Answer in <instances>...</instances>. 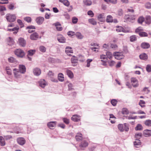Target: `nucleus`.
Segmentation results:
<instances>
[{"label": "nucleus", "instance_id": "1", "mask_svg": "<svg viewBox=\"0 0 151 151\" xmlns=\"http://www.w3.org/2000/svg\"><path fill=\"white\" fill-rule=\"evenodd\" d=\"M7 21L11 22H14L16 19V17L15 14H7L5 16Z\"/></svg>", "mask_w": 151, "mask_h": 151}, {"label": "nucleus", "instance_id": "2", "mask_svg": "<svg viewBox=\"0 0 151 151\" xmlns=\"http://www.w3.org/2000/svg\"><path fill=\"white\" fill-rule=\"evenodd\" d=\"M118 128L119 130L121 132H123L124 131L127 132L129 129V127L126 123H124V124H119L118 125Z\"/></svg>", "mask_w": 151, "mask_h": 151}, {"label": "nucleus", "instance_id": "3", "mask_svg": "<svg viewBox=\"0 0 151 151\" xmlns=\"http://www.w3.org/2000/svg\"><path fill=\"white\" fill-rule=\"evenodd\" d=\"M113 55L115 57L116 59L119 60L123 59L124 57L122 52H114Z\"/></svg>", "mask_w": 151, "mask_h": 151}, {"label": "nucleus", "instance_id": "4", "mask_svg": "<svg viewBox=\"0 0 151 151\" xmlns=\"http://www.w3.org/2000/svg\"><path fill=\"white\" fill-rule=\"evenodd\" d=\"M15 54L19 57L22 58L24 55V51L21 49H17L14 52Z\"/></svg>", "mask_w": 151, "mask_h": 151}, {"label": "nucleus", "instance_id": "5", "mask_svg": "<svg viewBox=\"0 0 151 151\" xmlns=\"http://www.w3.org/2000/svg\"><path fill=\"white\" fill-rule=\"evenodd\" d=\"M131 83L134 87H137L139 86L138 81L136 78H132L131 79Z\"/></svg>", "mask_w": 151, "mask_h": 151}, {"label": "nucleus", "instance_id": "6", "mask_svg": "<svg viewBox=\"0 0 151 151\" xmlns=\"http://www.w3.org/2000/svg\"><path fill=\"white\" fill-rule=\"evenodd\" d=\"M13 73L14 77L16 78H20L21 76V73L19 70L16 68H14L13 70Z\"/></svg>", "mask_w": 151, "mask_h": 151}, {"label": "nucleus", "instance_id": "7", "mask_svg": "<svg viewBox=\"0 0 151 151\" xmlns=\"http://www.w3.org/2000/svg\"><path fill=\"white\" fill-rule=\"evenodd\" d=\"M124 19L126 21L124 22H133L135 19L134 16H129L128 15H125L124 17Z\"/></svg>", "mask_w": 151, "mask_h": 151}, {"label": "nucleus", "instance_id": "8", "mask_svg": "<svg viewBox=\"0 0 151 151\" xmlns=\"http://www.w3.org/2000/svg\"><path fill=\"white\" fill-rule=\"evenodd\" d=\"M88 141L86 140L83 139L82 140L80 144L79 147L81 148L82 149L88 146Z\"/></svg>", "mask_w": 151, "mask_h": 151}, {"label": "nucleus", "instance_id": "9", "mask_svg": "<svg viewBox=\"0 0 151 151\" xmlns=\"http://www.w3.org/2000/svg\"><path fill=\"white\" fill-rule=\"evenodd\" d=\"M17 143L21 145H24L26 142L24 138L22 137L18 138L17 139Z\"/></svg>", "mask_w": 151, "mask_h": 151}, {"label": "nucleus", "instance_id": "10", "mask_svg": "<svg viewBox=\"0 0 151 151\" xmlns=\"http://www.w3.org/2000/svg\"><path fill=\"white\" fill-rule=\"evenodd\" d=\"M44 20V18L42 17H37L36 18L35 21L38 25H40L42 24Z\"/></svg>", "mask_w": 151, "mask_h": 151}, {"label": "nucleus", "instance_id": "11", "mask_svg": "<svg viewBox=\"0 0 151 151\" xmlns=\"http://www.w3.org/2000/svg\"><path fill=\"white\" fill-rule=\"evenodd\" d=\"M18 42L20 46L22 47H24L26 44V41L22 37H20L19 38Z\"/></svg>", "mask_w": 151, "mask_h": 151}, {"label": "nucleus", "instance_id": "12", "mask_svg": "<svg viewBox=\"0 0 151 151\" xmlns=\"http://www.w3.org/2000/svg\"><path fill=\"white\" fill-rule=\"evenodd\" d=\"M19 71L21 73L24 74L26 71L25 66L23 65H19Z\"/></svg>", "mask_w": 151, "mask_h": 151}, {"label": "nucleus", "instance_id": "13", "mask_svg": "<svg viewBox=\"0 0 151 151\" xmlns=\"http://www.w3.org/2000/svg\"><path fill=\"white\" fill-rule=\"evenodd\" d=\"M38 34L36 32H34L30 36V39L32 40H36L39 37Z\"/></svg>", "mask_w": 151, "mask_h": 151}, {"label": "nucleus", "instance_id": "14", "mask_svg": "<svg viewBox=\"0 0 151 151\" xmlns=\"http://www.w3.org/2000/svg\"><path fill=\"white\" fill-rule=\"evenodd\" d=\"M57 122H50L47 123V127L51 129H53L55 126Z\"/></svg>", "mask_w": 151, "mask_h": 151}, {"label": "nucleus", "instance_id": "15", "mask_svg": "<svg viewBox=\"0 0 151 151\" xmlns=\"http://www.w3.org/2000/svg\"><path fill=\"white\" fill-rule=\"evenodd\" d=\"M39 86L42 88H44L47 85V83L44 79H42L39 81Z\"/></svg>", "mask_w": 151, "mask_h": 151}, {"label": "nucleus", "instance_id": "16", "mask_svg": "<svg viewBox=\"0 0 151 151\" xmlns=\"http://www.w3.org/2000/svg\"><path fill=\"white\" fill-rule=\"evenodd\" d=\"M33 73L35 75L38 76L41 74V70L39 68H36L34 69Z\"/></svg>", "mask_w": 151, "mask_h": 151}, {"label": "nucleus", "instance_id": "17", "mask_svg": "<svg viewBox=\"0 0 151 151\" xmlns=\"http://www.w3.org/2000/svg\"><path fill=\"white\" fill-rule=\"evenodd\" d=\"M141 47L143 49H146L149 48L150 47V45L148 43L143 42L141 44Z\"/></svg>", "mask_w": 151, "mask_h": 151}, {"label": "nucleus", "instance_id": "18", "mask_svg": "<svg viewBox=\"0 0 151 151\" xmlns=\"http://www.w3.org/2000/svg\"><path fill=\"white\" fill-rule=\"evenodd\" d=\"M80 117L79 115L75 114L71 117V119L74 122H77L80 120Z\"/></svg>", "mask_w": 151, "mask_h": 151}, {"label": "nucleus", "instance_id": "19", "mask_svg": "<svg viewBox=\"0 0 151 151\" xmlns=\"http://www.w3.org/2000/svg\"><path fill=\"white\" fill-rule=\"evenodd\" d=\"M105 17L104 14H99L98 16V20L101 22H104L105 21Z\"/></svg>", "mask_w": 151, "mask_h": 151}, {"label": "nucleus", "instance_id": "20", "mask_svg": "<svg viewBox=\"0 0 151 151\" xmlns=\"http://www.w3.org/2000/svg\"><path fill=\"white\" fill-rule=\"evenodd\" d=\"M143 134L145 136H149L151 135V130L145 129L143 132Z\"/></svg>", "mask_w": 151, "mask_h": 151}, {"label": "nucleus", "instance_id": "21", "mask_svg": "<svg viewBox=\"0 0 151 151\" xmlns=\"http://www.w3.org/2000/svg\"><path fill=\"white\" fill-rule=\"evenodd\" d=\"M19 29V27H16L12 29H8L7 30L9 31H13V33L15 34L18 32Z\"/></svg>", "mask_w": 151, "mask_h": 151}, {"label": "nucleus", "instance_id": "22", "mask_svg": "<svg viewBox=\"0 0 151 151\" xmlns=\"http://www.w3.org/2000/svg\"><path fill=\"white\" fill-rule=\"evenodd\" d=\"M65 52L68 55H70L69 54V53H73V51L72 50L71 47H66Z\"/></svg>", "mask_w": 151, "mask_h": 151}, {"label": "nucleus", "instance_id": "23", "mask_svg": "<svg viewBox=\"0 0 151 151\" xmlns=\"http://www.w3.org/2000/svg\"><path fill=\"white\" fill-rule=\"evenodd\" d=\"M0 145L1 146H4L6 145L4 138L2 136H0Z\"/></svg>", "mask_w": 151, "mask_h": 151}, {"label": "nucleus", "instance_id": "24", "mask_svg": "<svg viewBox=\"0 0 151 151\" xmlns=\"http://www.w3.org/2000/svg\"><path fill=\"white\" fill-rule=\"evenodd\" d=\"M59 1L67 6H68L70 5V2L68 0H59Z\"/></svg>", "mask_w": 151, "mask_h": 151}, {"label": "nucleus", "instance_id": "25", "mask_svg": "<svg viewBox=\"0 0 151 151\" xmlns=\"http://www.w3.org/2000/svg\"><path fill=\"white\" fill-rule=\"evenodd\" d=\"M82 135L81 133H78L76 135L75 138L77 141H79L82 139Z\"/></svg>", "mask_w": 151, "mask_h": 151}, {"label": "nucleus", "instance_id": "26", "mask_svg": "<svg viewBox=\"0 0 151 151\" xmlns=\"http://www.w3.org/2000/svg\"><path fill=\"white\" fill-rule=\"evenodd\" d=\"M140 59L141 60H146L147 59V54L145 53H143L139 56Z\"/></svg>", "mask_w": 151, "mask_h": 151}, {"label": "nucleus", "instance_id": "27", "mask_svg": "<svg viewBox=\"0 0 151 151\" xmlns=\"http://www.w3.org/2000/svg\"><path fill=\"white\" fill-rule=\"evenodd\" d=\"M58 41L61 43H65V37L63 36H60L57 38Z\"/></svg>", "mask_w": 151, "mask_h": 151}, {"label": "nucleus", "instance_id": "28", "mask_svg": "<svg viewBox=\"0 0 151 151\" xmlns=\"http://www.w3.org/2000/svg\"><path fill=\"white\" fill-rule=\"evenodd\" d=\"M83 2L85 5L87 6H90L92 4L91 1L89 0H83Z\"/></svg>", "mask_w": 151, "mask_h": 151}, {"label": "nucleus", "instance_id": "29", "mask_svg": "<svg viewBox=\"0 0 151 151\" xmlns=\"http://www.w3.org/2000/svg\"><path fill=\"white\" fill-rule=\"evenodd\" d=\"M67 75L70 78H72L73 77V74L72 72L70 70H66Z\"/></svg>", "mask_w": 151, "mask_h": 151}, {"label": "nucleus", "instance_id": "30", "mask_svg": "<svg viewBox=\"0 0 151 151\" xmlns=\"http://www.w3.org/2000/svg\"><path fill=\"white\" fill-rule=\"evenodd\" d=\"M145 23L148 24H150L151 22V18L150 16H147L145 17Z\"/></svg>", "mask_w": 151, "mask_h": 151}, {"label": "nucleus", "instance_id": "31", "mask_svg": "<svg viewBox=\"0 0 151 151\" xmlns=\"http://www.w3.org/2000/svg\"><path fill=\"white\" fill-rule=\"evenodd\" d=\"M58 78L60 81H63L64 80V77L63 74L62 73H59L58 75Z\"/></svg>", "mask_w": 151, "mask_h": 151}, {"label": "nucleus", "instance_id": "32", "mask_svg": "<svg viewBox=\"0 0 151 151\" xmlns=\"http://www.w3.org/2000/svg\"><path fill=\"white\" fill-rule=\"evenodd\" d=\"M5 70L7 74L9 75H11L12 74V70L10 69L9 67L8 66L6 67Z\"/></svg>", "mask_w": 151, "mask_h": 151}, {"label": "nucleus", "instance_id": "33", "mask_svg": "<svg viewBox=\"0 0 151 151\" xmlns=\"http://www.w3.org/2000/svg\"><path fill=\"white\" fill-rule=\"evenodd\" d=\"M76 37L79 39H82L83 37V36L79 32H77L75 34Z\"/></svg>", "mask_w": 151, "mask_h": 151}, {"label": "nucleus", "instance_id": "34", "mask_svg": "<svg viewBox=\"0 0 151 151\" xmlns=\"http://www.w3.org/2000/svg\"><path fill=\"white\" fill-rule=\"evenodd\" d=\"M106 21L108 22H111L113 21V17L110 15L107 16Z\"/></svg>", "mask_w": 151, "mask_h": 151}, {"label": "nucleus", "instance_id": "35", "mask_svg": "<svg viewBox=\"0 0 151 151\" xmlns=\"http://www.w3.org/2000/svg\"><path fill=\"white\" fill-rule=\"evenodd\" d=\"M135 140V141L134 142V144L136 147H137V146L141 145V142L139 139H136Z\"/></svg>", "mask_w": 151, "mask_h": 151}, {"label": "nucleus", "instance_id": "36", "mask_svg": "<svg viewBox=\"0 0 151 151\" xmlns=\"http://www.w3.org/2000/svg\"><path fill=\"white\" fill-rule=\"evenodd\" d=\"M36 50H31L28 51V55L32 56L35 53Z\"/></svg>", "mask_w": 151, "mask_h": 151}, {"label": "nucleus", "instance_id": "37", "mask_svg": "<svg viewBox=\"0 0 151 151\" xmlns=\"http://www.w3.org/2000/svg\"><path fill=\"white\" fill-rule=\"evenodd\" d=\"M142 129L143 127L142 125L140 124H137L135 128V130L136 131L141 130Z\"/></svg>", "mask_w": 151, "mask_h": 151}, {"label": "nucleus", "instance_id": "38", "mask_svg": "<svg viewBox=\"0 0 151 151\" xmlns=\"http://www.w3.org/2000/svg\"><path fill=\"white\" fill-rule=\"evenodd\" d=\"M78 59L76 57L73 56L71 58V62L73 63H76L77 62Z\"/></svg>", "mask_w": 151, "mask_h": 151}, {"label": "nucleus", "instance_id": "39", "mask_svg": "<svg viewBox=\"0 0 151 151\" xmlns=\"http://www.w3.org/2000/svg\"><path fill=\"white\" fill-rule=\"evenodd\" d=\"M88 22L90 23L93 25H95L97 23L96 21L93 19H89L88 20Z\"/></svg>", "mask_w": 151, "mask_h": 151}, {"label": "nucleus", "instance_id": "40", "mask_svg": "<svg viewBox=\"0 0 151 151\" xmlns=\"http://www.w3.org/2000/svg\"><path fill=\"white\" fill-rule=\"evenodd\" d=\"M122 113L123 114H129V112L126 108H123L122 110Z\"/></svg>", "mask_w": 151, "mask_h": 151}, {"label": "nucleus", "instance_id": "41", "mask_svg": "<svg viewBox=\"0 0 151 151\" xmlns=\"http://www.w3.org/2000/svg\"><path fill=\"white\" fill-rule=\"evenodd\" d=\"M8 61L11 63H15L16 61V59L13 57H10L8 58Z\"/></svg>", "mask_w": 151, "mask_h": 151}, {"label": "nucleus", "instance_id": "42", "mask_svg": "<svg viewBox=\"0 0 151 151\" xmlns=\"http://www.w3.org/2000/svg\"><path fill=\"white\" fill-rule=\"evenodd\" d=\"M142 134L141 133H137L135 134V137L136 139H139L142 136Z\"/></svg>", "mask_w": 151, "mask_h": 151}, {"label": "nucleus", "instance_id": "43", "mask_svg": "<svg viewBox=\"0 0 151 151\" xmlns=\"http://www.w3.org/2000/svg\"><path fill=\"white\" fill-rule=\"evenodd\" d=\"M117 103V101L115 99H113L111 101V103L113 106H116Z\"/></svg>", "mask_w": 151, "mask_h": 151}, {"label": "nucleus", "instance_id": "44", "mask_svg": "<svg viewBox=\"0 0 151 151\" xmlns=\"http://www.w3.org/2000/svg\"><path fill=\"white\" fill-rule=\"evenodd\" d=\"M107 57L110 59H111L112 58V53L109 52H107L106 53Z\"/></svg>", "mask_w": 151, "mask_h": 151}, {"label": "nucleus", "instance_id": "45", "mask_svg": "<svg viewBox=\"0 0 151 151\" xmlns=\"http://www.w3.org/2000/svg\"><path fill=\"white\" fill-rule=\"evenodd\" d=\"M139 35L142 37H147L148 36V34L145 32H140L139 33Z\"/></svg>", "mask_w": 151, "mask_h": 151}, {"label": "nucleus", "instance_id": "46", "mask_svg": "<svg viewBox=\"0 0 151 151\" xmlns=\"http://www.w3.org/2000/svg\"><path fill=\"white\" fill-rule=\"evenodd\" d=\"M46 49V48L43 46H41L39 47L40 50L42 52H45Z\"/></svg>", "mask_w": 151, "mask_h": 151}, {"label": "nucleus", "instance_id": "47", "mask_svg": "<svg viewBox=\"0 0 151 151\" xmlns=\"http://www.w3.org/2000/svg\"><path fill=\"white\" fill-rule=\"evenodd\" d=\"M68 86L69 90L71 91L74 90L73 88V86L71 83H69L68 85Z\"/></svg>", "mask_w": 151, "mask_h": 151}, {"label": "nucleus", "instance_id": "48", "mask_svg": "<svg viewBox=\"0 0 151 151\" xmlns=\"http://www.w3.org/2000/svg\"><path fill=\"white\" fill-rule=\"evenodd\" d=\"M123 12L122 9H119L118 10L117 14L119 16H122L123 15Z\"/></svg>", "mask_w": 151, "mask_h": 151}, {"label": "nucleus", "instance_id": "49", "mask_svg": "<svg viewBox=\"0 0 151 151\" xmlns=\"http://www.w3.org/2000/svg\"><path fill=\"white\" fill-rule=\"evenodd\" d=\"M124 29L121 26H118L116 29V31L118 32H123Z\"/></svg>", "mask_w": 151, "mask_h": 151}, {"label": "nucleus", "instance_id": "50", "mask_svg": "<svg viewBox=\"0 0 151 151\" xmlns=\"http://www.w3.org/2000/svg\"><path fill=\"white\" fill-rule=\"evenodd\" d=\"M145 124L147 126H151V120H147L145 122Z\"/></svg>", "mask_w": 151, "mask_h": 151}, {"label": "nucleus", "instance_id": "51", "mask_svg": "<svg viewBox=\"0 0 151 151\" xmlns=\"http://www.w3.org/2000/svg\"><path fill=\"white\" fill-rule=\"evenodd\" d=\"M137 39V37L135 35H132L130 37V40L131 42H133L136 41Z\"/></svg>", "mask_w": 151, "mask_h": 151}, {"label": "nucleus", "instance_id": "52", "mask_svg": "<svg viewBox=\"0 0 151 151\" xmlns=\"http://www.w3.org/2000/svg\"><path fill=\"white\" fill-rule=\"evenodd\" d=\"M145 20V19L143 17H139L138 20V22L139 23H142Z\"/></svg>", "mask_w": 151, "mask_h": 151}, {"label": "nucleus", "instance_id": "53", "mask_svg": "<svg viewBox=\"0 0 151 151\" xmlns=\"http://www.w3.org/2000/svg\"><path fill=\"white\" fill-rule=\"evenodd\" d=\"M72 22L73 24H76L78 21V18L76 17H73L72 18Z\"/></svg>", "mask_w": 151, "mask_h": 151}, {"label": "nucleus", "instance_id": "54", "mask_svg": "<svg viewBox=\"0 0 151 151\" xmlns=\"http://www.w3.org/2000/svg\"><path fill=\"white\" fill-rule=\"evenodd\" d=\"M24 19L27 22H30L32 21L31 18L30 17H26L24 18Z\"/></svg>", "mask_w": 151, "mask_h": 151}, {"label": "nucleus", "instance_id": "55", "mask_svg": "<svg viewBox=\"0 0 151 151\" xmlns=\"http://www.w3.org/2000/svg\"><path fill=\"white\" fill-rule=\"evenodd\" d=\"M93 60L92 59H88L87 60V65L86 66L87 67H89L90 66V63Z\"/></svg>", "mask_w": 151, "mask_h": 151}, {"label": "nucleus", "instance_id": "56", "mask_svg": "<svg viewBox=\"0 0 151 151\" xmlns=\"http://www.w3.org/2000/svg\"><path fill=\"white\" fill-rule=\"evenodd\" d=\"M146 70L148 72L151 71V65H147L146 67Z\"/></svg>", "mask_w": 151, "mask_h": 151}, {"label": "nucleus", "instance_id": "57", "mask_svg": "<svg viewBox=\"0 0 151 151\" xmlns=\"http://www.w3.org/2000/svg\"><path fill=\"white\" fill-rule=\"evenodd\" d=\"M145 104V102L142 100H141L139 102V105L140 106L143 107L144 106V104Z\"/></svg>", "mask_w": 151, "mask_h": 151}, {"label": "nucleus", "instance_id": "58", "mask_svg": "<svg viewBox=\"0 0 151 151\" xmlns=\"http://www.w3.org/2000/svg\"><path fill=\"white\" fill-rule=\"evenodd\" d=\"M145 7L147 9L151 8V4L149 2L145 4Z\"/></svg>", "mask_w": 151, "mask_h": 151}, {"label": "nucleus", "instance_id": "59", "mask_svg": "<svg viewBox=\"0 0 151 151\" xmlns=\"http://www.w3.org/2000/svg\"><path fill=\"white\" fill-rule=\"evenodd\" d=\"M109 65L111 66H114L115 64V62L113 60H111L108 61Z\"/></svg>", "mask_w": 151, "mask_h": 151}, {"label": "nucleus", "instance_id": "60", "mask_svg": "<svg viewBox=\"0 0 151 151\" xmlns=\"http://www.w3.org/2000/svg\"><path fill=\"white\" fill-rule=\"evenodd\" d=\"M14 132L17 134H19L22 133V129H18V128H17V129L14 130Z\"/></svg>", "mask_w": 151, "mask_h": 151}, {"label": "nucleus", "instance_id": "61", "mask_svg": "<svg viewBox=\"0 0 151 151\" xmlns=\"http://www.w3.org/2000/svg\"><path fill=\"white\" fill-rule=\"evenodd\" d=\"M17 22L21 26V27L24 26V24L21 20L18 19L17 20Z\"/></svg>", "mask_w": 151, "mask_h": 151}, {"label": "nucleus", "instance_id": "62", "mask_svg": "<svg viewBox=\"0 0 151 151\" xmlns=\"http://www.w3.org/2000/svg\"><path fill=\"white\" fill-rule=\"evenodd\" d=\"M67 34L68 36H73L75 35V32L73 31H70L68 32Z\"/></svg>", "mask_w": 151, "mask_h": 151}, {"label": "nucleus", "instance_id": "63", "mask_svg": "<svg viewBox=\"0 0 151 151\" xmlns=\"http://www.w3.org/2000/svg\"><path fill=\"white\" fill-rule=\"evenodd\" d=\"M4 138L6 140H7L10 139L12 138V136L10 135H8L4 136Z\"/></svg>", "mask_w": 151, "mask_h": 151}, {"label": "nucleus", "instance_id": "64", "mask_svg": "<svg viewBox=\"0 0 151 151\" xmlns=\"http://www.w3.org/2000/svg\"><path fill=\"white\" fill-rule=\"evenodd\" d=\"M87 14L88 15L90 16L91 17H93L94 15L93 12L91 10L87 12Z\"/></svg>", "mask_w": 151, "mask_h": 151}]
</instances>
